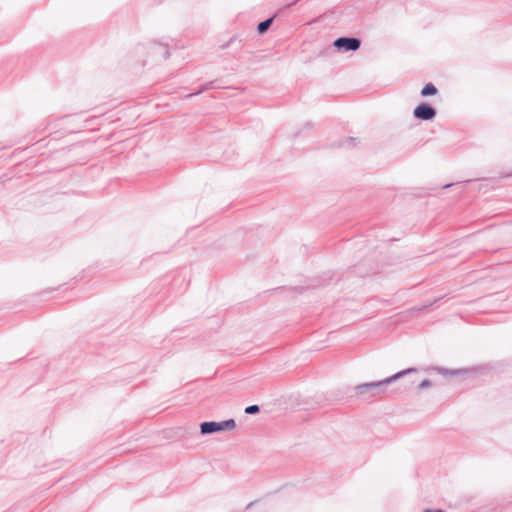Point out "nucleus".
<instances>
[{"label": "nucleus", "mask_w": 512, "mask_h": 512, "mask_svg": "<svg viewBox=\"0 0 512 512\" xmlns=\"http://www.w3.org/2000/svg\"><path fill=\"white\" fill-rule=\"evenodd\" d=\"M260 411V408L258 405L256 404H253V405H250V406H247L245 408V413L246 414H249V415H253V414H256Z\"/></svg>", "instance_id": "obj_9"}, {"label": "nucleus", "mask_w": 512, "mask_h": 512, "mask_svg": "<svg viewBox=\"0 0 512 512\" xmlns=\"http://www.w3.org/2000/svg\"><path fill=\"white\" fill-rule=\"evenodd\" d=\"M438 371H439V373H441L443 375H447V374L453 375V374L456 373V372H450V371H448L447 369H444V368H438Z\"/></svg>", "instance_id": "obj_12"}, {"label": "nucleus", "mask_w": 512, "mask_h": 512, "mask_svg": "<svg viewBox=\"0 0 512 512\" xmlns=\"http://www.w3.org/2000/svg\"><path fill=\"white\" fill-rule=\"evenodd\" d=\"M423 512H444L441 509H425Z\"/></svg>", "instance_id": "obj_13"}, {"label": "nucleus", "mask_w": 512, "mask_h": 512, "mask_svg": "<svg viewBox=\"0 0 512 512\" xmlns=\"http://www.w3.org/2000/svg\"><path fill=\"white\" fill-rule=\"evenodd\" d=\"M333 46L339 51H356L361 46V40L356 37H339L333 42Z\"/></svg>", "instance_id": "obj_3"}, {"label": "nucleus", "mask_w": 512, "mask_h": 512, "mask_svg": "<svg viewBox=\"0 0 512 512\" xmlns=\"http://www.w3.org/2000/svg\"><path fill=\"white\" fill-rule=\"evenodd\" d=\"M354 141L355 139L352 137L347 138L343 143H341V146L352 147L354 145Z\"/></svg>", "instance_id": "obj_11"}, {"label": "nucleus", "mask_w": 512, "mask_h": 512, "mask_svg": "<svg viewBox=\"0 0 512 512\" xmlns=\"http://www.w3.org/2000/svg\"><path fill=\"white\" fill-rule=\"evenodd\" d=\"M254 504H255L254 502L249 503V504L246 506V509L251 508Z\"/></svg>", "instance_id": "obj_14"}, {"label": "nucleus", "mask_w": 512, "mask_h": 512, "mask_svg": "<svg viewBox=\"0 0 512 512\" xmlns=\"http://www.w3.org/2000/svg\"><path fill=\"white\" fill-rule=\"evenodd\" d=\"M438 92L436 86L433 83H427L421 90L422 97L434 96Z\"/></svg>", "instance_id": "obj_6"}, {"label": "nucleus", "mask_w": 512, "mask_h": 512, "mask_svg": "<svg viewBox=\"0 0 512 512\" xmlns=\"http://www.w3.org/2000/svg\"><path fill=\"white\" fill-rule=\"evenodd\" d=\"M210 88H213V82H209L207 83L206 85H204L199 91L195 92V93H191V94H188L186 97L187 98H191L193 97L194 95H199L201 94L202 92L206 91L207 89H210Z\"/></svg>", "instance_id": "obj_8"}, {"label": "nucleus", "mask_w": 512, "mask_h": 512, "mask_svg": "<svg viewBox=\"0 0 512 512\" xmlns=\"http://www.w3.org/2000/svg\"><path fill=\"white\" fill-rule=\"evenodd\" d=\"M432 385V382L429 380V379H424L422 380L419 385H418V389L419 390H423L425 388H428Z\"/></svg>", "instance_id": "obj_10"}, {"label": "nucleus", "mask_w": 512, "mask_h": 512, "mask_svg": "<svg viewBox=\"0 0 512 512\" xmlns=\"http://www.w3.org/2000/svg\"><path fill=\"white\" fill-rule=\"evenodd\" d=\"M417 372L418 370L416 368L404 369L383 380L357 385L355 390L359 396H364L366 393H369L371 397H380L383 395L397 393L398 391L402 390L406 391L412 388L414 382L403 383L398 388L392 389L390 391L388 390V387L403 377Z\"/></svg>", "instance_id": "obj_1"}, {"label": "nucleus", "mask_w": 512, "mask_h": 512, "mask_svg": "<svg viewBox=\"0 0 512 512\" xmlns=\"http://www.w3.org/2000/svg\"><path fill=\"white\" fill-rule=\"evenodd\" d=\"M236 422L234 419H227L224 421H205L200 424V433L202 435H209L221 431H230L235 429Z\"/></svg>", "instance_id": "obj_2"}, {"label": "nucleus", "mask_w": 512, "mask_h": 512, "mask_svg": "<svg viewBox=\"0 0 512 512\" xmlns=\"http://www.w3.org/2000/svg\"><path fill=\"white\" fill-rule=\"evenodd\" d=\"M453 185H454L453 183H451V184H446V185H444V186H443V188L445 189V188L451 187V186H453Z\"/></svg>", "instance_id": "obj_15"}, {"label": "nucleus", "mask_w": 512, "mask_h": 512, "mask_svg": "<svg viewBox=\"0 0 512 512\" xmlns=\"http://www.w3.org/2000/svg\"><path fill=\"white\" fill-rule=\"evenodd\" d=\"M150 51L157 60H166L170 56L169 47L164 43L155 42L151 44Z\"/></svg>", "instance_id": "obj_5"}, {"label": "nucleus", "mask_w": 512, "mask_h": 512, "mask_svg": "<svg viewBox=\"0 0 512 512\" xmlns=\"http://www.w3.org/2000/svg\"><path fill=\"white\" fill-rule=\"evenodd\" d=\"M436 114V109L426 102L418 104L413 111L414 118L422 121H430L435 118Z\"/></svg>", "instance_id": "obj_4"}, {"label": "nucleus", "mask_w": 512, "mask_h": 512, "mask_svg": "<svg viewBox=\"0 0 512 512\" xmlns=\"http://www.w3.org/2000/svg\"><path fill=\"white\" fill-rule=\"evenodd\" d=\"M274 16L265 19L264 21H261L257 26V31L259 34H264L267 32V30L270 28L271 24L273 23Z\"/></svg>", "instance_id": "obj_7"}]
</instances>
